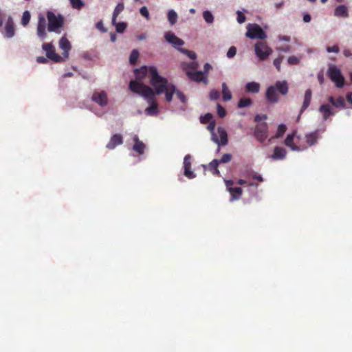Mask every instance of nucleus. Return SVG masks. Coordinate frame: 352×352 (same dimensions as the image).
<instances>
[{
  "instance_id": "obj_1",
  "label": "nucleus",
  "mask_w": 352,
  "mask_h": 352,
  "mask_svg": "<svg viewBox=\"0 0 352 352\" xmlns=\"http://www.w3.org/2000/svg\"><path fill=\"white\" fill-rule=\"evenodd\" d=\"M133 72L135 79L130 80L129 89L143 97L148 103L149 106L145 109V113L147 116H154V89L146 85L142 81L146 76H148L149 82L154 87V66L144 65L140 68L135 69Z\"/></svg>"
},
{
  "instance_id": "obj_2",
  "label": "nucleus",
  "mask_w": 352,
  "mask_h": 352,
  "mask_svg": "<svg viewBox=\"0 0 352 352\" xmlns=\"http://www.w3.org/2000/svg\"><path fill=\"white\" fill-rule=\"evenodd\" d=\"M164 94L166 102H170L172 100L173 95L175 94L177 98L182 103L186 102L185 95L179 90H176L175 87L167 79L159 75L155 69V96Z\"/></svg>"
},
{
  "instance_id": "obj_3",
  "label": "nucleus",
  "mask_w": 352,
  "mask_h": 352,
  "mask_svg": "<svg viewBox=\"0 0 352 352\" xmlns=\"http://www.w3.org/2000/svg\"><path fill=\"white\" fill-rule=\"evenodd\" d=\"M46 17L48 21L47 30L50 32L59 34L60 28L64 25V17L61 14H56L51 10H47Z\"/></svg>"
},
{
  "instance_id": "obj_4",
  "label": "nucleus",
  "mask_w": 352,
  "mask_h": 352,
  "mask_svg": "<svg viewBox=\"0 0 352 352\" xmlns=\"http://www.w3.org/2000/svg\"><path fill=\"white\" fill-rule=\"evenodd\" d=\"M328 76L335 82L336 87H342L344 82V78L341 74V71L335 65H331L327 71Z\"/></svg>"
},
{
  "instance_id": "obj_5",
  "label": "nucleus",
  "mask_w": 352,
  "mask_h": 352,
  "mask_svg": "<svg viewBox=\"0 0 352 352\" xmlns=\"http://www.w3.org/2000/svg\"><path fill=\"white\" fill-rule=\"evenodd\" d=\"M246 36L251 39H265L267 37L266 33L258 24H248Z\"/></svg>"
},
{
  "instance_id": "obj_6",
  "label": "nucleus",
  "mask_w": 352,
  "mask_h": 352,
  "mask_svg": "<svg viewBox=\"0 0 352 352\" xmlns=\"http://www.w3.org/2000/svg\"><path fill=\"white\" fill-rule=\"evenodd\" d=\"M254 50L256 55L261 60H266L272 53V50L263 41L257 42L255 44Z\"/></svg>"
},
{
  "instance_id": "obj_7",
  "label": "nucleus",
  "mask_w": 352,
  "mask_h": 352,
  "mask_svg": "<svg viewBox=\"0 0 352 352\" xmlns=\"http://www.w3.org/2000/svg\"><path fill=\"white\" fill-rule=\"evenodd\" d=\"M255 138L260 142H263L268 137V125L262 122L256 125L254 131Z\"/></svg>"
},
{
  "instance_id": "obj_8",
  "label": "nucleus",
  "mask_w": 352,
  "mask_h": 352,
  "mask_svg": "<svg viewBox=\"0 0 352 352\" xmlns=\"http://www.w3.org/2000/svg\"><path fill=\"white\" fill-rule=\"evenodd\" d=\"M42 49L45 52L47 58L55 63H60L63 60V58L56 53L55 49L52 43H45L42 45Z\"/></svg>"
},
{
  "instance_id": "obj_9",
  "label": "nucleus",
  "mask_w": 352,
  "mask_h": 352,
  "mask_svg": "<svg viewBox=\"0 0 352 352\" xmlns=\"http://www.w3.org/2000/svg\"><path fill=\"white\" fill-rule=\"evenodd\" d=\"M46 19L43 14L38 15V23L36 25V34L41 41H44L47 37Z\"/></svg>"
},
{
  "instance_id": "obj_10",
  "label": "nucleus",
  "mask_w": 352,
  "mask_h": 352,
  "mask_svg": "<svg viewBox=\"0 0 352 352\" xmlns=\"http://www.w3.org/2000/svg\"><path fill=\"white\" fill-rule=\"evenodd\" d=\"M91 100L101 107H104L108 104L107 94L104 90L94 91L91 96Z\"/></svg>"
},
{
  "instance_id": "obj_11",
  "label": "nucleus",
  "mask_w": 352,
  "mask_h": 352,
  "mask_svg": "<svg viewBox=\"0 0 352 352\" xmlns=\"http://www.w3.org/2000/svg\"><path fill=\"white\" fill-rule=\"evenodd\" d=\"M212 140L219 146L226 145L228 144V134L224 128L219 126L217 133L213 134Z\"/></svg>"
},
{
  "instance_id": "obj_12",
  "label": "nucleus",
  "mask_w": 352,
  "mask_h": 352,
  "mask_svg": "<svg viewBox=\"0 0 352 352\" xmlns=\"http://www.w3.org/2000/svg\"><path fill=\"white\" fill-rule=\"evenodd\" d=\"M164 38L168 43L178 50L181 49L179 47L184 44V41L176 36L172 32H166L164 35Z\"/></svg>"
},
{
  "instance_id": "obj_13",
  "label": "nucleus",
  "mask_w": 352,
  "mask_h": 352,
  "mask_svg": "<svg viewBox=\"0 0 352 352\" xmlns=\"http://www.w3.org/2000/svg\"><path fill=\"white\" fill-rule=\"evenodd\" d=\"M186 75L191 80L197 82H204L206 85L208 83L206 74L201 71H186Z\"/></svg>"
},
{
  "instance_id": "obj_14",
  "label": "nucleus",
  "mask_w": 352,
  "mask_h": 352,
  "mask_svg": "<svg viewBox=\"0 0 352 352\" xmlns=\"http://www.w3.org/2000/svg\"><path fill=\"white\" fill-rule=\"evenodd\" d=\"M184 175L188 179H193L196 177L195 174L191 170V156L186 155L184 159Z\"/></svg>"
},
{
  "instance_id": "obj_15",
  "label": "nucleus",
  "mask_w": 352,
  "mask_h": 352,
  "mask_svg": "<svg viewBox=\"0 0 352 352\" xmlns=\"http://www.w3.org/2000/svg\"><path fill=\"white\" fill-rule=\"evenodd\" d=\"M123 143V137L120 133H116L111 136L109 142L106 145V148L109 150L114 149L117 146L121 145Z\"/></svg>"
},
{
  "instance_id": "obj_16",
  "label": "nucleus",
  "mask_w": 352,
  "mask_h": 352,
  "mask_svg": "<svg viewBox=\"0 0 352 352\" xmlns=\"http://www.w3.org/2000/svg\"><path fill=\"white\" fill-rule=\"evenodd\" d=\"M265 96L267 100L270 103H276L279 100V98L278 96L277 91L276 90V87L272 85L270 86L267 88Z\"/></svg>"
},
{
  "instance_id": "obj_17",
  "label": "nucleus",
  "mask_w": 352,
  "mask_h": 352,
  "mask_svg": "<svg viewBox=\"0 0 352 352\" xmlns=\"http://www.w3.org/2000/svg\"><path fill=\"white\" fill-rule=\"evenodd\" d=\"M133 140L134 142V144L132 147L133 151L136 152L140 155H143L146 148V145L143 143V142L139 140V138L137 135L133 136Z\"/></svg>"
},
{
  "instance_id": "obj_18",
  "label": "nucleus",
  "mask_w": 352,
  "mask_h": 352,
  "mask_svg": "<svg viewBox=\"0 0 352 352\" xmlns=\"http://www.w3.org/2000/svg\"><path fill=\"white\" fill-rule=\"evenodd\" d=\"M318 111L322 113L324 120H327L331 116H333L336 113L331 106L328 104H322L319 107Z\"/></svg>"
},
{
  "instance_id": "obj_19",
  "label": "nucleus",
  "mask_w": 352,
  "mask_h": 352,
  "mask_svg": "<svg viewBox=\"0 0 352 352\" xmlns=\"http://www.w3.org/2000/svg\"><path fill=\"white\" fill-rule=\"evenodd\" d=\"M328 101L336 108L344 109L346 107L344 98L342 96H339L338 98L329 96Z\"/></svg>"
},
{
  "instance_id": "obj_20",
  "label": "nucleus",
  "mask_w": 352,
  "mask_h": 352,
  "mask_svg": "<svg viewBox=\"0 0 352 352\" xmlns=\"http://www.w3.org/2000/svg\"><path fill=\"white\" fill-rule=\"evenodd\" d=\"M273 86L276 87V90L277 91H278L280 94L283 96L286 95L288 93V84L285 80H278Z\"/></svg>"
},
{
  "instance_id": "obj_21",
  "label": "nucleus",
  "mask_w": 352,
  "mask_h": 352,
  "mask_svg": "<svg viewBox=\"0 0 352 352\" xmlns=\"http://www.w3.org/2000/svg\"><path fill=\"white\" fill-rule=\"evenodd\" d=\"M286 153V150L284 148L276 146L271 157L274 160H283L285 157Z\"/></svg>"
},
{
  "instance_id": "obj_22",
  "label": "nucleus",
  "mask_w": 352,
  "mask_h": 352,
  "mask_svg": "<svg viewBox=\"0 0 352 352\" xmlns=\"http://www.w3.org/2000/svg\"><path fill=\"white\" fill-rule=\"evenodd\" d=\"M312 97V91L310 89L306 90L304 96V101L300 109V114L308 108Z\"/></svg>"
},
{
  "instance_id": "obj_23",
  "label": "nucleus",
  "mask_w": 352,
  "mask_h": 352,
  "mask_svg": "<svg viewBox=\"0 0 352 352\" xmlns=\"http://www.w3.org/2000/svg\"><path fill=\"white\" fill-rule=\"evenodd\" d=\"M319 136V131L316 130L315 131L308 133L305 135L306 142L309 146H313L317 142Z\"/></svg>"
},
{
  "instance_id": "obj_24",
  "label": "nucleus",
  "mask_w": 352,
  "mask_h": 352,
  "mask_svg": "<svg viewBox=\"0 0 352 352\" xmlns=\"http://www.w3.org/2000/svg\"><path fill=\"white\" fill-rule=\"evenodd\" d=\"M334 14L338 17L346 18L349 16L347 8L344 5H340L336 7L334 11Z\"/></svg>"
},
{
  "instance_id": "obj_25",
  "label": "nucleus",
  "mask_w": 352,
  "mask_h": 352,
  "mask_svg": "<svg viewBox=\"0 0 352 352\" xmlns=\"http://www.w3.org/2000/svg\"><path fill=\"white\" fill-rule=\"evenodd\" d=\"M124 6L122 2H119L116 6L113 14H112V20L111 23H116V19L118 16L124 10Z\"/></svg>"
},
{
  "instance_id": "obj_26",
  "label": "nucleus",
  "mask_w": 352,
  "mask_h": 352,
  "mask_svg": "<svg viewBox=\"0 0 352 352\" xmlns=\"http://www.w3.org/2000/svg\"><path fill=\"white\" fill-rule=\"evenodd\" d=\"M245 89L248 92L256 94L260 90V85L256 82H248L245 85Z\"/></svg>"
},
{
  "instance_id": "obj_27",
  "label": "nucleus",
  "mask_w": 352,
  "mask_h": 352,
  "mask_svg": "<svg viewBox=\"0 0 352 352\" xmlns=\"http://www.w3.org/2000/svg\"><path fill=\"white\" fill-rule=\"evenodd\" d=\"M228 191L232 196L231 201L239 199L243 192L242 188L240 187L230 188Z\"/></svg>"
},
{
  "instance_id": "obj_28",
  "label": "nucleus",
  "mask_w": 352,
  "mask_h": 352,
  "mask_svg": "<svg viewBox=\"0 0 352 352\" xmlns=\"http://www.w3.org/2000/svg\"><path fill=\"white\" fill-rule=\"evenodd\" d=\"M294 133L289 134L285 140V144L292 148V151H299V148L294 144Z\"/></svg>"
},
{
  "instance_id": "obj_29",
  "label": "nucleus",
  "mask_w": 352,
  "mask_h": 352,
  "mask_svg": "<svg viewBox=\"0 0 352 352\" xmlns=\"http://www.w3.org/2000/svg\"><path fill=\"white\" fill-rule=\"evenodd\" d=\"M219 164V161L218 160H213L209 164L208 168L212 172V173L214 175L219 176L220 173L218 170V166Z\"/></svg>"
},
{
  "instance_id": "obj_30",
  "label": "nucleus",
  "mask_w": 352,
  "mask_h": 352,
  "mask_svg": "<svg viewBox=\"0 0 352 352\" xmlns=\"http://www.w3.org/2000/svg\"><path fill=\"white\" fill-rule=\"evenodd\" d=\"M59 47L63 50H70L72 48V45L70 42L66 38V36L64 35L62 36L59 41Z\"/></svg>"
},
{
  "instance_id": "obj_31",
  "label": "nucleus",
  "mask_w": 352,
  "mask_h": 352,
  "mask_svg": "<svg viewBox=\"0 0 352 352\" xmlns=\"http://www.w3.org/2000/svg\"><path fill=\"white\" fill-rule=\"evenodd\" d=\"M222 95L223 100L225 102L228 101L232 98V94L226 82L222 83Z\"/></svg>"
},
{
  "instance_id": "obj_32",
  "label": "nucleus",
  "mask_w": 352,
  "mask_h": 352,
  "mask_svg": "<svg viewBox=\"0 0 352 352\" xmlns=\"http://www.w3.org/2000/svg\"><path fill=\"white\" fill-rule=\"evenodd\" d=\"M140 56V52L137 49H134L131 52L129 62L131 65H134L136 63L138 58Z\"/></svg>"
},
{
  "instance_id": "obj_33",
  "label": "nucleus",
  "mask_w": 352,
  "mask_h": 352,
  "mask_svg": "<svg viewBox=\"0 0 352 352\" xmlns=\"http://www.w3.org/2000/svg\"><path fill=\"white\" fill-rule=\"evenodd\" d=\"M252 101L249 98H242L239 100L238 102L239 108H244L250 106L252 104Z\"/></svg>"
},
{
  "instance_id": "obj_34",
  "label": "nucleus",
  "mask_w": 352,
  "mask_h": 352,
  "mask_svg": "<svg viewBox=\"0 0 352 352\" xmlns=\"http://www.w3.org/2000/svg\"><path fill=\"white\" fill-rule=\"evenodd\" d=\"M112 25L116 27V32L120 34L123 33L127 26L125 22L118 23L116 21V23H112Z\"/></svg>"
},
{
  "instance_id": "obj_35",
  "label": "nucleus",
  "mask_w": 352,
  "mask_h": 352,
  "mask_svg": "<svg viewBox=\"0 0 352 352\" xmlns=\"http://www.w3.org/2000/svg\"><path fill=\"white\" fill-rule=\"evenodd\" d=\"M31 14L28 10H25L23 12L22 18H21V25L23 26H26L30 21Z\"/></svg>"
},
{
  "instance_id": "obj_36",
  "label": "nucleus",
  "mask_w": 352,
  "mask_h": 352,
  "mask_svg": "<svg viewBox=\"0 0 352 352\" xmlns=\"http://www.w3.org/2000/svg\"><path fill=\"white\" fill-rule=\"evenodd\" d=\"M168 19L171 25H174L177 22V14L173 10L168 11Z\"/></svg>"
},
{
  "instance_id": "obj_37",
  "label": "nucleus",
  "mask_w": 352,
  "mask_h": 352,
  "mask_svg": "<svg viewBox=\"0 0 352 352\" xmlns=\"http://www.w3.org/2000/svg\"><path fill=\"white\" fill-rule=\"evenodd\" d=\"M69 2L72 7L74 9L80 10L85 6L82 0H69Z\"/></svg>"
},
{
  "instance_id": "obj_38",
  "label": "nucleus",
  "mask_w": 352,
  "mask_h": 352,
  "mask_svg": "<svg viewBox=\"0 0 352 352\" xmlns=\"http://www.w3.org/2000/svg\"><path fill=\"white\" fill-rule=\"evenodd\" d=\"M286 130H287V126L285 124H279L278 126V129H277V131H276L275 138H278L282 137L283 135V134L285 133Z\"/></svg>"
},
{
  "instance_id": "obj_39",
  "label": "nucleus",
  "mask_w": 352,
  "mask_h": 352,
  "mask_svg": "<svg viewBox=\"0 0 352 352\" xmlns=\"http://www.w3.org/2000/svg\"><path fill=\"white\" fill-rule=\"evenodd\" d=\"M203 17L206 22L208 23H212L214 21V17L212 13L210 11H204L203 13Z\"/></svg>"
},
{
  "instance_id": "obj_40",
  "label": "nucleus",
  "mask_w": 352,
  "mask_h": 352,
  "mask_svg": "<svg viewBox=\"0 0 352 352\" xmlns=\"http://www.w3.org/2000/svg\"><path fill=\"white\" fill-rule=\"evenodd\" d=\"M213 116L211 113H207L204 116L200 117V122L202 124H206L212 121Z\"/></svg>"
},
{
  "instance_id": "obj_41",
  "label": "nucleus",
  "mask_w": 352,
  "mask_h": 352,
  "mask_svg": "<svg viewBox=\"0 0 352 352\" xmlns=\"http://www.w3.org/2000/svg\"><path fill=\"white\" fill-rule=\"evenodd\" d=\"M179 51L184 53V54L187 55L192 60H195L197 58V55L195 52H194L193 51H190L186 49H180Z\"/></svg>"
},
{
  "instance_id": "obj_42",
  "label": "nucleus",
  "mask_w": 352,
  "mask_h": 352,
  "mask_svg": "<svg viewBox=\"0 0 352 352\" xmlns=\"http://www.w3.org/2000/svg\"><path fill=\"white\" fill-rule=\"evenodd\" d=\"M220 93L216 89H212L210 92V99L211 100H217L219 98Z\"/></svg>"
},
{
  "instance_id": "obj_43",
  "label": "nucleus",
  "mask_w": 352,
  "mask_h": 352,
  "mask_svg": "<svg viewBox=\"0 0 352 352\" xmlns=\"http://www.w3.org/2000/svg\"><path fill=\"white\" fill-rule=\"evenodd\" d=\"M287 63L291 65H298L300 63V58L295 56H291L288 58Z\"/></svg>"
},
{
  "instance_id": "obj_44",
  "label": "nucleus",
  "mask_w": 352,
  "mask_h": 352,
  "mask_svg": "<svg viewBox=\"0 0 352 352\" xmlns=\"http://www.w3.org/2000/svg\"><path fill=\"white\" fill-rule=\"evenodd\" d=\"M283 56H279L277 58L274 60V65L276 67L278 72L280 71V64L283 59Z\"/></svg>"
},
{
  "instance_id": "obj_45",
  "label": "nucleus",
  "mask_w": 352,
  "mask_h": 352,
  "mask_svg": "<svg viewBox=\"0 0 352 352\" xmlns=\"http://www.w3.org/2000/svg\"><path fill=\"white\" fill-rule=\"evenodd\" d=\"M217 113H218L219 116L220 118L225 117V116L226 114V110L220 104H217Z\"/></svg>"
},
{
  "instance_id": "obj_46",
  "label": "nucleus",
  "mask_w": 352,
  "mask_h": 352,
  "mask_svg": "<svg viewBox=\"0 0 352 352\" xmlns=\"http://www.w3.org/2000/svg\"><path fill=\"white\" fill-rule=\"evenodd\" d=\"M232 160V155L229 153L224 154L219 161V163H228Z\"/></svg>"
},
{
  "instance_id": "obj_47",
  "label": "nucleus",
  "mask_w": 352,
  "mask_h": 352,
  "mask_svg": "<svg viewBox=\"0 0 352 352\" xmlns=\"http://www.w3.org/2000/svg\"><path fill=\"white\" fill-rule=\"evenodd\" d=\"M208 125L207 126V129L211 132L212 133V136L213 135V134H215L214 133V128H215V125H216V122L214 120H212L211 122H208Z\"/></svg>"
},
{
  "instance_id": "obj_48",
  "label": "nucleus",
  "mask_w": 352,
  "mask_h": 352,
  "mask_svg": "<svg viewBox=\"0 0 352 352\" xmlns=\"http://www.w3.org/2000/svg\"><path fill=\"white\" fill-rule=\"evenodd\" d=\"M236 53V49L235 47L234 46H232L230 47V49L228 50V52H227V56L228 58H232L233 56H235Z\"/></svg>"
},
{
  "instance_id": "obj_49",
  "label": "nucleus",
  "mask_w": 352,
  "mask_h": 352,
  "mask_svg": "<svg viewBox=\"0 0 352 352\" xmlns=\"http://www.w3.org/2000/svg\"><path fill=\"white\" fill-rule=\"evenodd\" d=\"M96 28L102 32H106L107 31V28L104 27L102 21H98L96 23Z\"/></svg>"
},
{
  "instance_id": "obj_50",
  "label": "nucleus",
  "mask_w": 352,
  "mask_h": 352,
  "mask_svg": "<svg viewBox=\"0 0 352 352\" xmlns=\"http://www.w3.org/2000/svg\"><path fill=\"white\" fill-rule=\"evenodd\" d=\"M140 13L142 16L146 17V19H148L149 17V12L146 6H142L140 10Z\"/></svg>"
},
{
  "instance_id": "obj_51",
  "label": "nucleus",
  "mask_w": 352,
  "mask_h": 352,
  "mask_svg": "<svg viewBox=\"0 0 352 352\" xmlns=\"http://www.w3.org/2000/svg\"><path fill=\"white\" fill-rule=\"evenodd\" d=\"M237 21L239 23H243L245 21V15L240 11H237Z\"/></svg>"
},
{
  "instance_id": "obj_52",
  "label": "nucleus",
  "mask_w": 352,
  "mask_h": 352,
  "mask_svg": "<svg viewBox=\"0 0 352 352\" xmlns=\"http://www.w3.org/2000/svg\"><path fill=\"white\" fill-rule=\"evenodd\" d=\"M267 116L265 114H263V115L257 114L254 117V121L256 122H260L261 120H267Z\"/></svg>"
},
{
  "instance_id": "obj_53",
  "label": "nucleus",
  "mask_w": 352,
  "mask_h": 352,
  "mask_svg": "<svg viewBox=\"0 0 352 352\" xmlns=\"http://www.w3.org/2000/svg\"><path fill=\"white\" fill-rule=\"evenodd\" d=\"M188 67L191 72L197 71L196 69L198 67V63L197 62H192L188 65Z\"/></svg>"
},
{
  "instance_id": "obj_54",
  "label": "nucleus",
  "mask_w": 352,
  "mask_h": 352,
  "mask_svg": "<svg viewBox=\"0 0 352 352\" xmlns=\"http://www.w3.org/2000/svg\"><path fill=\"white\" fill-rule=\"evenodd\" d=\"M47 59H48L47 58H45V57H43V56H38V57L36 58V61L38 63L45 64V63H48V60Z\"/></svg>"
},
{
  "instance_id": "obj_55",
  "label": "nucleus",
  "mask_w": 352,
  "mask_h": 352,
  "mask_svg": "<svg viewBox=\"0 0 352 352\" xmlns=\"http://www.w3.org/2000/svg\"><path fill=\"white\" fill-rule=\"evenodd\" d=\"M327 52L338 53L339 52V47L337 45H333L332 47H328Z\"/></svg>"
},
{
  "instance_id": "obj_56",
  "label": "nucleus",
  "mask_w": 352,
  "mask_h": 352,
  "mask_svg": "<svg viewBox=\"0 0 352 352\" xmlns=\"http://www.w3.org/2000/svg\"><path fill=\"white\" fill-rule=\"evenodd\" d=\"M252 177L254 179H256L260 182H263V178L262 177V176L261 175H257L256 173H254L252 175Z\"/></svg>"
},
{
  "instance_id": "obj_57",
  "label": "nucleus",
  "mask_w": 352,
  "mask_h": 352,
  "mask_svg": "<svg viewBox=\"0 0 352 352\" xmlns=\"http://www.w3.org/2000/svg\"><path fill=\"white\" fill-rule=\"evenodd\" d=\"M225 183H226V187L228 188V190H229V188H233L232 185L234 184V182L232 180H225Z\"/></svg>"
},
{
  "instance_id": "obj_58",
  "label": "nucleus",
  "mask_w": 352,
  "mask_h": 352,
  "mask_svg": "<svg viewBox=\"0 0 352 352\" xmlns=\"http://www.w3.org/2000/svg\"><path fill=\"white\" fill-rule=\"evenodd\" d=\"M211 69V65L209 63H206L204 66V74L207 75L209 69Z\"/></svg>"
},
{
  "instance_id": "obj_59",
  "label": "nucleus",
  "mask_w": 352,
  "mask_h": 352,
  "mask_svg": "<svg viewBox=\"0 0 352 352\" xmlns=\"http://www.w3.org/2000/svg\"><path fill=\"white\" fill-rule=\"evenodd\" d=\"M311 16L310 14H305L304 16H303V21L305 22V23H309L311 21Z\"/></svg>"
},
{
  "instance_id": "obj_60",
  "label": "nucleus",
  "mask_w": 352,
  "mask_h": 352,
  "mask_svg": "<svg viewBox=\"0 0 352 352\" xmlns=\"http://www.w3.org/2000/svg\"><path fill=\"white\" fill-rule=\"evenodd\" d=\"M278 50H280V51H283V52H289V50H290V47H289V46H288V45H287V46H285V47H279Z\"/></svg>"
},
{
  "instance_id": "obj_61",
  "label": "nucleus",
  "mask_w": 352,
  "mask_h": 352,
  "mask_svg": "<svg viewBox=\"0 0 352 352\" xmlns=\"http://www.w3.org/2000/svg\"><path fill=\"white\" fill-rule=\"evenodd\" d=\"M110 38L111 42H115L116 41V35L113 32L110 33Z\"/></svg>"
},
{
  "instance_id": "obj_62",
  "label": "nucleus",
  "mask_w": 352,
  "mask_h": 352,
  "mask_svg": "<svg viewBox=\"0 0 352 352\" xmlns=\"http://www.w3.org/2000/svg\"><path fill=\"white\" fill-rule=\"evenodd\" d=\"M346 100H347V101L349 102V103H350V104L352 105V97H351V94H347V95H346Z\"/></svg>"
},
{
  "instance_id": "obj_63",
  "label": "nucleus",
  "mask_w": 352,
  "mask_h": 352,
  "mask_svg": "<svg viewBox=\"0 0 352 352\" xmlns=\"http://www.w3.org/2000/svg\"><path fill=\"white\" fill-rule=\"evenodd\" d=\"M246 183H247L246 180L243 179H240L237 182V184H239V185H243V184H245Z\"/></svg>"
},
{
  "instance_id": "obj_64",
  "label": "nucleus",
  "mask_w": 352,
  "mask_h": 352,
  "mask_svg": "<svg viewBox=\"0 0 352 352\" xmlns=\"http://www.w3.org/2000/svg\"><path fill=\"white\" fill-rule=\"evenodd\" d=\"M146 38V34H140V35L138 36V38L139 40H140V41L144 40V39H145Z\"/></svg>"
}]
</instances>
